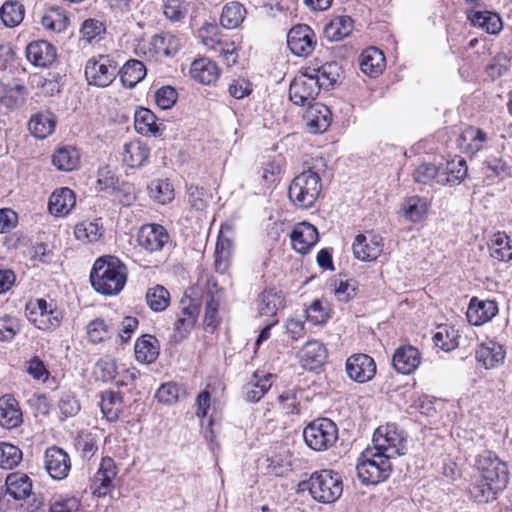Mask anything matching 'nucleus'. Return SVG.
I'll list each match as a JSON object with an SVG mask.
<instances>
[{
  "instance_id": "61",
  "label": "nucleus",
  "mask_w": 512,
  "mask_h": 512,
  "mask_svg": "<svg viewBox=\"0 0 512 512\" xmlns=\"http://www.w3.org/2000/svg\"><path fill=\"white\" fill-rule=\"evenodd\" d=\"M178 97V93L175 88L171 86H163L155 92L156 105L163 110L171 108Z\"/></svg>"
},
{
  "instance_id": "49",
  "label": "nucleus",
  "mask_w": 512,
  "mask_h": 512,
  "mask_svg": "<svg viewBox=\"0 0 512 512\" xmlns=\"http://www.w3.org/2000/svg\"><path fill=\"white\" fill-rule=\"evenodd\" d=\"M74 234L83 243H94L102 237L103 228L96 221L84 220L75 226Z\"/></svg>"
},
{
  "instance_id": "2",
  "label": "nucleus",
  "mask_w": 512,
  "mask_h": 512,
  "mask_svg": "<svg viewBox=\"0 0 512 512\" xmlns=\"http://www.w3.org/2000/svg\"><path fill=\"white\" fill-rule=\"evenodd\" d=\"M127 274L126 265L117 257L102 256L93 264L90 282L98 293L113 296L123 290L127 281Z\"/></svg>"
},
{
  "instance_id": "59",
  "label": "nucleus",
  "mask_w": 512,
  "mask_h": 512,
  "mask_svg": "<svg viewBox=\"0 0 512 512\" xmlns=\"http://www.w3.org/2000/svg\"><path fill=\"white\" fill-rule=\"evenodd\" d=\"M163 13L170 21L179 22L185 18L187 7L184 0H166Z\"/></svg>"
},
{
  "instance_id": "6",
  "label": "nucleus",
  "mask_w": 512,
  "mask_h": 512,
  "mask_svg": "<svg viewBox=\"0 0 512 512\" xmlns=\"http://www.w3.org/2000/svg\"><path fill=\"white\" fill-rule=\"evenodd\" d=\"M371 448L393 459L406 454L407 439L396 424L388 423L376 429Z\"/></svg>"
},
{
  "instance_id": "55",
  "label": "nucleus",
  "mask_w": 512,
  "mask_h": 512,
  "mask_svg": "<svg viewBox=\"0 0 512 512\" xmlns=\"http://www.w3.org/2000/svg\"><path fill=\"white\" fill-rule=\"evenodd\" d=\"M150 196L160 204H166L174 198V189L165 180H154L148 185Z\"/></svg>"
},
{
  "instance_id": "30",
  "label": "nucleus",
  "mask_w": 512,
  "mask_h": 512,
  "mask_svg": "<svg viewBox=\"0 0 512 512\" xmlns=\"http://www.w3.org/2000/svg\"><path fill=\"white\" fill-rule=\"evenodd\" d=\"M148 146L140 140L125 143L122 151V161L130 168H140L149 157Z\"/></svg>"
},
{
  "instance_id": "28",
  "label": "nucleus",
  "mask_w": 512,
  "mask_h": 512,
  "mask_svg": "<svg viewBox=\"0 0 512 512\" xmlns=\"http://www.w3.org/2000/svg\"><path fill=\"white\" fill-rule=\"evenodd\" d=\"M75 204L76 199L74 192L67 187H63L55 190L51 194L48 209L52 215L62 217L67 215Z\"/></svg>"
},
{
  "instance_id": "5",
  "label": "nucleus",
  "mask_w": 512,
  "mask_h": 512,
  "mask_svg": "<svg viewBox=\"0 0 512 512\" xmlns=\"http://www.w3.org/2000/svg\"><path fill=\"white\" fill-rule=\"evenodd\" d=\"M391 458L367 447L360 455L357 464L358 477L364 484H378L385 481L391 473Z\"/></svg>"
},
{
  "instance_id": "1",
  "label": "nucleus",
  "mask_w": 512,
  "mask_h": 512,
  "mask_svg": "<svg viewBox=\"0 0 512 512\" xmlns=\"http://www.w3.org/2000/svg\"><path fill=\"white\" fill-rule=\"evenodd\" d=\"M476 467L481 479L471 489L472 498L478 503L493 501L508 483L507 466L495 453L484 451L477 457Z\"/></svg>"
},
{
  "instance_id": "64",
  "label": "nucleus",
  "mask_w": 512,
  "mask_h": 512,
  "mask_svg": "<svg viewBox=\"0 0 512 512\" xmlns=\"http://www.w3.org/2000/svg\"><path fill=\"white\" fill-rule=\"evenodd\" d=\"M19 331V324L16 318L4 316L0 318V340L10 341Z\"/></svg>"
},
{
  "instance_id": "27",
  "label": "nucleus",
  "mask_w": 512,
  "mask_h": 512,
  "mask_svg": "<svg viewBox=\"0 0 512 512\" xmlns=\"http://www.w3.org/2000/svg\"><path fill=\"white\" fill-rule=\"evenodd\" d=\"M284 306V295L275 288L264 290L258 296L257 308L261 316L274 317Z\"/></svg>"
},
{
  "instance_id": "41",
  "label": "nucleus",
  "mask_w": 512,
  "mask_h": 512,
  "mask_svg": "<svg viewBox=\"0 0 512 512\" xmlns=\"http://www.w3.org/2000/svg\"><path fill=\"white\" fill-rule=\"evenodd\" d=\"M41 24L50 32L61 33L66 30L69 18L62 8L50 7L42 15Z\"/></svg>"
},
{
  "instance_id": "42",
  "label": "nucleus",
  "mask_w": 512,
  "mask_h": 512,
  "mask_svg": "<svg viewBox=\"0 0 512 512\" xmlns=\"http://www.w3.org/2000/svg\"><path fill=\"white\" fill-rule=\"evenodd\" d=\"M245 16V6L238 1H231L223 7L220 23L226 29H235L244 21Z\"/></svg>"
},
{
  "instance_id": "48",
  "label": "nucleus",
  "mask_w": 512,
  "mask_h": 512,
  "mask_svg": "<svg viewBox=\"0 0 512 512\" xmlns=\"http://www.w3.org/2000/svg\"><path fill=\"white\" fill-rule=\"evenodd\" d=\"M24 14L25 8L18 1H6L0 8L1 21L9 28L18 26L22 22Z\"/></svg>"
},
{
  "instance_id": "12",
  "label": "nucleus",
  "mask_w": 512,
  "mask_h": 512,
  "mask_svg": "<svg viewBox=\"0 0 512 512\" xmlns=\"http://www.w3.org/2000/svg\"><path fill=\"white\" fill-rule=\"evenodd\" d=\"M44 467L52 479L63 480L71 469L70 456L62 448L51 446L44 453Z\"/></svg>"
},
{
  "instance_id": "63",
  "label": "nucleus",
  "mask_w": 512,
  "mask_h": 512,
  "mask_svg": "<svg viewBox=\"0 0 512 512\" xmlns=\"http://www.w3.org/2000/svg\"><path fill=\"white\" fill-rule=\"evenodd\" d=\"M306 319L314 325L323 324L328 319L327 310L324 308L321 300H314L305 310Z\"/></svg>"
},
{
  "instance_id": "8",
  "label": "nucleus",
  "mask_w": 512,
  "mask_h": 512,
  "mask_svg": "<svg viewBox=\"0 0 512 512\" xmlns=\"http://www.w3.org/2000/svg\"><path fill=\"white\" fill-rule=\"evenodd\" d=\"M26 315L38 329L52 331L61 325L63 312L53 302L37 299L26 307Z\"/></svg>"
},
{
  "instance_id": "24",
  "label": "nucleus",
  "mask_w": 512,
  "mask_h": 512,
  "mask_svg": "<svg viewBox=\"0 0 512 512\" xmlns=\"http://www.w3.org/2000/svg\"><path fill=\"white\" fill-rule=\"evenodd\" d=\"M190 76L200 84L211 85L218 80L220 69L215 62L203 57L191 63Z\"/></svg>"
},
{
  "instance_id": "20",
  "label": "nucleus",
  "mask_w": 512,
  "mask_h": 512,
  "mask_svg": "<svg viewBox=\"0 0 512 512\" xmlns=\"http://www.w3.org/2000/svg\"><path fill=\"white\" fill-rule=\"evenodd\" d=\"M304 120L311 133H323L331 124L332 113L326 105L314 103L306 110Z\"/></svg>"
},
{
  "instance_id": "4",
  "label": "nucleus",
  "mask_w": 512,
  "mask_h": 512,
  "mask_svg": "<svg viewBox=\"0 0 512 512\" xmlns=\"http://www.w3.org/2000/svg\"><path fill=\"white\" fill-rule=\"evenodd\" d=\"M321 189L319 174L309 168L292 180L288 189V197L297 207L307 209L315 204Z\"/></svg>"
},
{
  "instance_id": "17",
  "label": "nucleus",
  "mask_w": 512,
  "mask_h": 512,
  "mask_svg": "<svg viewBox=\"0 0 512 512\" xmlns=\"http://www.w3.org/2000/svg\"><path fill=\"white\" fill-rule=\"evenodd\" d=\"M353 254L361 261L376 260L383 250V239L379 235H357L353 242Z\"/></svg>"
},
{
  "instance_id": "62",
  "label": "nucleus",
  "mask_w": 512,
  "mask_h": 512,
  "mask_svg": "<svg viewBox=\"0 0 512 512\" xmlns=\"http://www.w3.org/2000/svg\"><path fill=\"white\" fill-rule=\"evenodd\" d=\"M181 391V387L176 383H165L159 387L155 397L161 403L172 404L177 401Z\"/></svg>"
},
{
  "instance_id": "9",
  "label": "nucleus",
  "mask_w": 512,
  "mask_h": 512,
  "mask_svg": "<svg viewBox=\"0 0 512 512\" xmlns=\"http://www.w3.org/2000/svg\"><path fill=\"white\" fill-rule=\"evenodd\" d=\"M118 65L108 55L90 58L85 65V77L89 85L107 87L116 78Z\"/></svg>"
},
{
  "instance_id": "57",
  "label": "nucleus",
  "mask_w": 512,
  "mask_h": 512,
  "mask_svg": "<svg viewBox=\"0 0 512 512\" xmlns=\"http://www.w3.org/2000/svg\"><path fill=\"white\" fill-rule=\"evenodd\" d=\"M199 38L208 50H213L215 52L224 42L219 37L218 27L213 24H208L202 27L199 30Z\"/></svg>"
},
{
  "instance_id": "25",
  "label": "nucleus",
  "mask_w": 512,
  "mask_h": 512,
  "mask_svg": "<svg viewBox=\"0 0 512 512\" xmlns=\"http://www.w3.org/2000/svg\"><path fill=\"white\" fill-rule=\"evenodd\" d=\"M22 421L18 401L11 395L0 397V425L6 429H13L20 426Z\"/></svg>"
},
{
  "instance_id": "35",
  "label": "nucleus",
  "mask_w": 512,
  "mask_h": 512,
  "mask_svg": "<svg viewBox=\"0 0 512 512\" xmlns=\"http://www.w3.org/2000/svg\"><path fill=\"white\" fill-rule=\"evenodd\" d=\"M134 351L137 361L145 364L153 363L159 355V342L152 335H143L137 339Z\"/></svg>"
},
{
  "instance_id": "10",
  "label": "nucleus",
  "mask_w": 512,
  "mask_h": 512,
  "mask_svg": "<svg viewBox=\"0 0 512 512\" xmlns=\"http://www.w3.org/2000/svg\"><path fill=\"white\" fill-rule=\"evenodd\" d=\"M319 91L317 80H314L309 71L305 69L291 81L289 86V99L295 105H311V102L315 100Z\"/></svg>"
},
{
  "instance_id": "19",
  "label": "nucleus",
  "mask_w": 512,
  "mask_h": 512,
  "mask_svg": "<svg viewBox=\"0 0 512 512\" xmlns=\"http://www.w3.org/2000/svg\"><path fill=\"white\" fill-rule=\"evenodd\" d=\"M300 363L307 370L321 367L327 359L325 345L317 340L307 341L298 353Z\"/></svg>"
},
{
  "instance_id": "29",
  "label": "nucleus",
  "mask_w": 512,
  "mask_h": 512,
  "mask_svg": "<svg viewBox=\"0 0 512 512\" xmlns=\"http://www.w3.org/2000/svg\"><path fill=\"white\" fill-rule=\"evenodd\" d=\"M439 184L455 185L459 184L467 175V165L461 157L447 161L443 166L439 167Z\"/></svg>"
},
{
  "instance_id": "46",
  "label": "nucleus",
  "mask_w": 512,
  "mask_h": 512,
  "mask_svg": "<svg viewBox=\"0 0 512 512\" xmlns=\"http://www.w3.org/2000/svg\"><path fill=\"white\" fill-rule=\"evenodd\" d=\"M152 45L157 54L170 57L179 52L182 47V40L180 37L167 32L155 35L152 39Z\"/></svg>"
},
{
  "instance_id": "3",
  "label": "nucleus",
  "mask_w": 512,
  "mask_h": 512,
  "mask_svg": "<svg viewBox=\"0 0 512 512\" xmlns=\"http://www.w3.org/2000/svg\"><path fill=\"white\" fill-rule=\"evenodd\" d=\"M302 485L306 486L314 500L324 504L334 503L343 492L341 476L329 469L312 473L309 480Z\"/></svg>"
},
{
  "instance_id": "40",
  "label": "nucleus",
  "mask_w": 512,
  "mask_h": 512,
  "mask_svg": "<svg viewBox=\"0 0 512 512\" xmlns=\"http://www.w3.org/2000/svg\"><path fill=\"white\" fill-rule=\"evenodd\" d=\"M80 162V154L73 146H63L58 148L52 156V163L61 171H73Z\"/></svg>"
},
{
  "instance_id": "14",
  "label": "nucleus",
  "mask_w": 512,
  "mask_h": 512,
  "mask_svg": "<svg viewBox=\"0 0 512 512\" xmlns=\"http://www.w3.org/2000/svg\"><path fill=\"white\" fill-rule=\"evenodd\" d=\"M506 351L504 347L493 340H486L478 345L475 350L477 362L485 369L500 367L505 360Z\"/></svg>"
},
{
  "instance_id": "44",
  "label": "nucleus",
  "mask_w": 512,
  "mask_h": 512,
  "mask_svg": "<svg viewBox=\"0 0 512 512\" xmlns=\"http://www.w3.org/2000/svg\"><path fill=\"white\" fill-rule=\"evenodd\" d=\"M473 26L481 28L489 34H497L502 30V20L491 11H476L470 16Z\"/></svg>"
},
{
  "instance_id": "7",
  "label": "nucleus",
  "mask_w": 512,
  "mask_h": 512,
  "mask_svg": "<svg viewBox=\"0 0 512 512\" xmlns=\"http://www.w3.org/2000/svg\"><path fill=\"white\" fill-rule=\"evenodd\" d=\"M305 443L315 451L332 447L338 439L336 424L328 418H319L308 424L303 431Z\"/></svg>"
},
{
  "instance_id": "22",
  "label": "nucleus",
  "mask_w": 512,
  "mask_h": 512,
  "mask_svg": "<svg viewBox=\"0 0 512 512\" xmlns=\"http://www.w3.org/2000/svg\"><path fill=\"white\" fill-rule=\"evenodd\" d=\"M421 362V355L413 346H401L395 350L392 358L394 369L401 374L413 373Z\"/></svg>"
},
{
  "instance_id": "58",
  "label": "nucleus",
  "mask_w": 512,
  "mask_h": 512,
  "mask_svg": "<svg viewBox=\"0 0 512 512\" xmlns=\"http://www.w3.org/2000/svg\"><path fill=\"white\" fill-rule=\"evenodd\" d=\"M439 167L431 163H423L419 165L413 172V179L417 183L427 184L432 180H436L439 184Z\"/></svg>"
},
{
  "instance_id": "37",
  "label": "nucleus",
  "mask_w": 512,
  "mask_h": 512,
  "mask_svg": "<svg viewBox=\"0 0 512 512\" xmlns=\"http://www.w3.org/2000/svg\"><path fill=\"white\" fill-rule=\"evenodd\" d=\"M117 475L116 465L112 458H103L100 467L95 475V483L97 486L95 493L105 495L112 487L113 480Z\"/></svg>"
},
{
  "instance_id": "23",
  "label": "nucleus",
  "mask_w": 512,
  "mask_h": 512,
  "mask_svg": "<svg viewBox=\"0 0 512 512\" xmlns=\"http://www.w3.org/2000/svg\"><path fill=\"white\" fill-rule=\"evenodd\" d=\"M489 141L488 134L482 129L469 126L462 131L458 138L460 149L470 155L477 154Z\"/></svg>"
},
{
  "instance_id": "21",
  "label": "nucleus",
  "mask_w": 512,
  "mask_h": 512,
  "mask_svg": "<svg viewBox=\"0 0 512 512\" xmlns=\"http://www.w3.org/2000/svg\"><path fill=\"white\" fill-rule=\"evenodd\" d=\"M498 313V307L495 301L479 300L473 297L470 300L466 316L470 324L480 326L491 320Z\"/></svg>"
},
{
  "instance_id": "13",
  "label": "nucleus",
  "mask_w": 512,
  "mask_h": 512,
  "mask_svg": "<svg viewBox=\"0 0 512 512\" xmlns=\"http://www.w3.org/2000/svg\"><path fill=\"white\" fill-rule=\"evenodd\" d=\"M346 372L350 379L365 383L375 376L376 364L367 354H354L346 361Z\"/></svg>"
},
{
  "instance_id": "15",
  "label": "nucleus",
  "mask_w": 512,
  "mask_h": 512,
  "mask_svg": "<svg viewBox=\"0 0 512 512\" xmlns=\"http://www.w3.org/2000/svg\"><path fill=\"white\" fill-rule=\"evenodd\" d=\"M169 235L166 229L159 224H145L138 232V244L149 252L162 250L168 242Z\"/></svg>"
},
{
  "instance_id": "51",
  "label": "nucleus",
  "mask_w": 512,
  "mask_h": 512,
  "mask_svg": "<svg viewBox=\"0 0 512 512\" xmlns=\"http://www.w3.org/2000/svg\"><path fill=\"white\" fill-rule=\"evenodd\" d=\"M146 302L151 310L155 312L164 311L169 306L170 293L162 285H156L148 289Z\"/></svg>"
},
{
  "instance_id": "50",
  "label": "nucleus",
  "mask_w": 512,
  "mask_h": 512,
  "mask_svg": "<svg viewBox=\"0 0 512 512\" xmlns=\"http://www.w3.org/2000/svg\"><path fill=\"white\" fill-rule=\"evenodd\" d=\"M112 333V323L102 318L94 319L87 325L88 338L92 343L95 344L109 339Z\"/></svg>"
},
{
  "instance_id": "54",
  "label": "nucleus",
  "mask_w": 512,
  "mask_h": 512,
  "mask_svg": "<svg viewBox=\"0 0 512 512\" xmlns=\"http://www.w3.org/2000/svg\"><path fill=\"white\" fill-rule=\"evenodd\" d=\"M120 363L111 358L99 359L94 366V375L98 380L111 382L117 378Z\"/></svg>"
},
{
  "instance_id": "36",
  "label": "nucleus",
  "mask_w": 512,
  "mask_h": 512,
  "mask_svg": "<svg viewBox=\"0 0 512 512\" xmlns=\"http://www.w3.org/2000/svg\"><path fill=\"white\" fill-rule=\"evenodd\" d=\"M360 69L363 73L376 76L385 66V57L376 47H370L362 52L359 58Z\"/></svg>"
},
{
  "instance_id": "11",
  "label": "nucleus",
  "mask_w": 512,
  "mask_h": 512,
  "mask_svg": "<svg viewBox=\"0 0 512 512\" xmlns=\"http://www.w3.org/2000/svg\"><path fill=\"white\" fill-rule=\"evenodd\" d=\"M287 44L293 54L307 56L315 48L316 35L308 25H296L287 35Z\"/></svg>"
},
{
  "instance_id": "45",
  "label": "nucleus",
  "mask_w": 512,
  "mask_h": 512,
  "mask_svg": "<svg viewBox=\"0 0 512 512\" xmlns=\"http://www.w3.org/2000/svg\"><path fill=\"white\" fill-rule=\"evenodd\" d=\"M119 73L123 86L133 88L137 83L144 79L146 75V68L139 60H129L123 65Z\"/></svg>"
},
{
  "instance_id": "39",
  "label": "nucleus",
  "mask_w": 512,
  "mask_h": 512,
  "mask_svg": "<svg viewBox=\"0 0 512 512\" xmlns=\"http://www.w3.org/2000/svg\"><path fill=\"white\" fill-rule=\"evenodd\" d=\"M353 30V20L349 16H337L324 27V35L329 41H340Z\"/></svg>"
},
{
  "instance_id": "52",
  "label": "nucleus",
  "mask_w": 512,
  "mask_h": 512,
  "mask_svg": "<svg viewBox=\"0 0 512 512\" xmlns=\"http://www.w3.org/2000/svg\"><path fill=\"white\" fill-rule=\"evenodd\" d=\"M432 340L436 347L443 351H451L458 346L457 330L446 325L439 326Z\"/></svg>"
},
{
  "instance_id": "43",
  "label": "nucleus",
  "mask_w": 512,
  "mask_h": 512,
  "mask_svg": "<svg viewBox=\"0 0 512 512\" xmlns=\"http://www.w3.org/2000/svg\"><path fill=\"white\" fill-rule=\"evenodd\" d=\"M429 203L426 198L411 196L405 199L401 211L404 217L411 222H419L427 214Z\"/></svg>"
},
{
  "instance_id": "18",
  "label": "nucleus",
  "mask_w": 512,
  "mask_h": 512,
  "mask_svg": "<svg viewBox=\"0 0 512 512\" xmlns=\"http://www.w3.org/2000/svg\"><path fill=\"white\" fill-rule=\"evenodd\" d=\"M290 238L296 252L307 254L318 241V231L312 224L301 222L294 226Z\"/></svg>"
},
{
  "instance_id": "31",
  "label": "nucleus",
  "mask_w": 512,
  "mask_h": 512,
  "mask_svg": "<svg viewBox=\"0 0 512 512\" xmlns=\"http://www.w3.org/2000/svg\"><path fill=\"white\" fill-rule=\"evenodd\" d=\"M310 75L317 80L319 89H328L338 82L341 77V68L336 62H328L320 67H307Z\"/></svg>"
},
{
  "instance_id": "16",
  "label": "nucleus",
  "mask_w": 512,
  "mask_h": 512,
  "mask_svg": "<svg viewBox=\"0 0 512 512\" xmlns=\"http://www.w3.org/2000/svg\"><path fill=\"white\" fill-rule=\"evenodd\" d=\"M26 58L35 67L51 66L57 58L56 48L44 40L31 42L26 48Z\"/></svg>"
},
{
  "instance_id": "53",
  "label": "nucleus",
  "mask_w": 512,
  "mask_h": 512,
  "mask_svg": "<svg viewBox=\"0 0 512 512\" xmlns=\"http://www.w3.org/2000/svg\"><path fill=\"white\" fill-rule=\"evenodd\" d=\"M22 451L10 443L0 442V467L13 469L22 461Z\"/></svg>"
},
{
  "instance_id": "47",
  "label": "nucleus",
  "mask_w": 512,
  "mask_h": 512,
  "mask_svg": "<svg viewBox=\"0 0 512 512\" xmlns=\"http://www.w3.org/2000/svg\"><path fill=\"white\" fill-rule=\"evenodd\" d=\"M490 256L498 261L512 260V240L504 232L493 235L489 245Z\"/></svg>"
},
{
  "instance_id": "32",
  "label": "nucleus",
  "mask_w": 512,
  "mask_h": 512,
  "mask_svg": "<svg viewBox=\"0 0 512 512\" xmlns=\"http://www.w3.org/2000/svg\"><path fill=\"white\" fill-rule=\"evenodd\" d=\"M56 118L50 111H43L33 115L28 122V129L31 134L39 139H45L55 129Z\"/></svg>"
},
{
  "instance_id": "26",
  "label": "nucleus",
  "mask_w": 512,
  "mask_h": 512,
  "mask_svg": "<svg viewBox=\"0 0 512 512\" xmlns=\"http://www.w3.org/2000/svg\"><path fill=\"white\" fill-rule=\"evenodd\" d=\"M272 377V374L264 371L254 372L251 380L243 388L245 399L249 402L260 401L271 388Z\"/></svg>"
},
{
  "instance_id": "60",
  "label": "nucleus",
  "mask_w": 512,
  "mask_h": 512,
  "mask_svg": "<svg viewBox=\"0 0 512 512\" xmlns=\"http://www.w3.org/2000/svg\"><path fill=\"white\" fill-rule=\"evenodd\" d=\"M114 200L123 206H130L136 200V190L133 184L122 182L112 191Z\"/></svg>"
},
{
  "instance_id": "33",
  "label": "nucleus",
  "mask_w": 512,
  "mask_h": 512,
  "mask_svg": "<svg viewBox=\"0 0 512 512\" xmlns=\"http://www.w3.org/2000/svg\"><path fill=\"white\" fill-rule=\"evenodd\" d=\"M6 491L15 500L26 499L32 491V481L24 473H10L5 481Z\"/></svg>"
},
{
  "instance_id": "38",
  "label": "nucleus",
  "mask_w": 512,
  "mask_h": 512,
  "mask_svg": "<svg viewBox=\"0 0 512 512\" xmlns=\"http://www.w3.org/2000/svg\"><path fill=\"white\" fill-rule=\"evenodd\" d=\"M162 123H157L155 114L147 108H139L135 112V129L142 135L160 136Z\"/></svg>"
},
{
  "instance_id": "34",
  "label": "nucleus",
  "mask_w": 512,
  "mask_h": 512,
  "mask_svg": "<svg viewBox=\"0 0 512 512\" xmlns=\"http://www.w3.org/2000/svg\"><path fill=\"white\" fill-rule=\"evenodd\" d=\"M99 405L104 417L110 422L116 421L124 409L121 393L112 390L104 391L101 394Z\"/></svg>"
},
{
  "instance_id": "56",
  "label": "nucleus",
  "mask_w": 512,
  "mask_h": 512,
  "mask_svg": "<svg viewBox=\"0 0 512 512\" xmlns=\"http://www.w3.org/2000/svg\"><path fill=\"white\" fill-rule=\"evenodd\" d=\"M221 302L216 298L205 300L204 328L209 333H213L220 324L219 307Z\"/></svg>"
}]
</instances>
